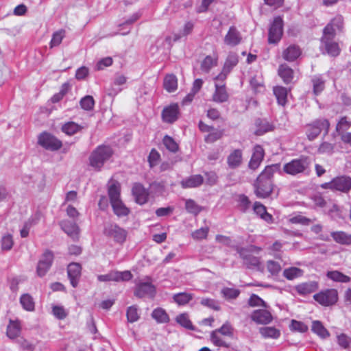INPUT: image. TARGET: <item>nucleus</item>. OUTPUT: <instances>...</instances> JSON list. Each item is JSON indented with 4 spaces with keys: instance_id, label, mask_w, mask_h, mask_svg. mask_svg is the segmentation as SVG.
Instances as JSON below:
<instances>
[{
    "instance_id": "ddd939ff",
    "label": "nucleus",
    "mask_w": 351,
    "mask_h": 351,
    "mask_svg": "<svg viewBox=\"0 0 351 351\" xmlns=\"http://www.w3.org/2000/svg\"><path fill=\"white\" fill-rule=\"evenodd\" d=\"M179 113L178 104H171L163 109L162 112V120L164 122L173 123L178 119Z\"/></svg>"
},
{
    "instance_id": "2f4dec72",
    "label": "nucleus",
    "mask_w": 351,
    "mask_h": 351,
    "mask_svg": "<svg viewBox=\"0 0 351 351\" xmlns=\"http://www.w3.org/2000/svg\"><path fill=\"white\" fill-rule=\"evenodd\" d=\"M83 128H84V126L78 125L73 121H69L62 125L61 130L66 134L73 136L81 131Z\"/></svg>"
},
{
    "instance_id": "7ed1b4c3",
    "label": "nucleus",
    "mask_w": 351,
    "mask_h": 351,
    "mask_svg": "<svg viewBox=\"0 0 351 351\" xmlns=\"http://www.w3.org/2000/svg\"><path fill=\"white\" fill-rule=\"evenodd\" d=\"M311 160L307 156L293 159L283 166V172L291 176L306 174L310 172Z\"/></svg>"
},
{
    "instance_id": "3c124183",
    "label": "nucleus",
    "mask_w": 351,
    "mask_h": 351,
    "mask_svg": "<svg viewBox=\"0 0 351 351\" xmlns=\"http://www.w3.org/2000/svg\"><path fill=\"white\" fill-rule=\"evenodd\" d=\"M312 83L315 95H319L324 89L325 82L321 77L315 76L312 79Z\"/></svg>"
},
{
    "instance_id": "e2e57ef3",
    "label": "nucleus",
    "mask_w": 351,
    "mask_h": 351,
    "mask_svg": "<svg viewBox=\"0 0 351 351\" xmlns=\"http://www.w3.org/2000/svg\"><path fill=\"white\" fill-rule=\"evenodd\" d=\"M248 304L251 306H263L267 307L266 302L256 294H252L249 300Z\"/></svg>"
},
{
    "instance_id": "4c0bfd02",
    "label": "nucleus",
    "mask_w": 351,
    "mask_h": 351,
    "mask_svg": "<svg viewBox=\"0 0 351 351\" xmlns=\"http://www.w3.org/2000/svg\"><path fill=\"white\" fill-rule=\"evenodd\" d=\"M21 332V327L19 323L10 320L7 326V336L12 339L18 337Z\"/></svg>"
},
{
    "instance_id": "774afa93",
    "label": "nucleus",
    "mask_w": 351,
    "mask_h": 351,
    "mask_svg": "<svg viewBox=\"0 0 351 351\" xmlns=\"http://www.w3.org/2000/svg\"><path fill=\"white\" fill-rule=\"evenodd\" d=\"M250 84L254 89L257 90L259 87L263 86V80L262 76L258 73L251 76L250 79Z\"/></svg>"
},
{
    "instance_id": "c756f323",
    "label": "nucleus",
    "mask_w": 351,
    "mask_h": 351,
    "mask_svg": "<svg viewBox=\"0 0 351 351\" xmlns=\"http://www.w3.org/2000/svg\"><path fill=\"white\" fill-rule=\"evenodd\" d=\"M253 208L254 212L265 221L268 223H271L273 221L272 215L267 212L265 206L261 203L258 202H255Z\"/></svg>"
},
{
    "instance_id": "864d4df0",
    "label": "nucleus",
    "mask_w": 351,
    "mask_h": 351,
    "mask_svg": "<svg viewBox=\"0 0 351 351\" xmlns=\"http://www.w3.org/2000/svg\"><path fill=\"white\" fill-rule=\"evenodd\" d=\"M162 143L165 147L171 152L176 153L178 150V145L177 143L172 137L168 135L165 136Z\"/></svg>"
},
{
    "instance_id": "5701e85b",
    "label": "nucleus",
    "mask_w": 351,
    "mask_h": 351,
    "mask_svg": "<svg viewBox=\"0 0 351 351\" xmlns=\"http://www.w3.org/2000/svg\"><path fill=\"white\" fill-rule=\"evenodd\" d=\"M255 125L256 127L255 134L257 136L263 135L274 129V126L265 119H256Z\"/></svg>"
},
{
    "instance_id": "a18cd8bd",
    "label": "nucleus",
    "mask_w": 351,
    "mask_h": 351,
    "mask_svg": "<svg viewBox=\"0 0 351 351\" xmlns=\"http://www.w3.org/2000/svg\"><path fill=\"white\" fill-rule=\"evenodd\" d=\"M185 208L188 213L195 215H197L202 210V208L191 199H186Z\"/></svg>"
},
{
    "instance_id": "4d7b16f0",
    "label": "nucleus",
    "mask_w": 351,
    "mask_h": 351,
    "mask_svg": "<svg viewBox=\"0 0 351 351\" xmlns=\"http://www.w3.org/2000/svg\"><path fill=\"white\" fill-rule=\"evenodd\" d=\"M1 243L2 250H10L14 245L12 236L10 234L3 236L1 239Z\"/></svg>"
},
{
    "instance_id": "39448f33",
    "label": "nucleus",
    "mask_w": 351,
    "mask_h": 351,
    "mask_svg": "<svg viewBox=\"0 0 351 351\" xmlns=\"http://www.w3.org/2000/svg\"><path fill=\"white\" fill-rule=\"evenodd\" d=\"M236 250L239 254V257L243 260V265L247 269H256L261 271L263 270L260 258L254 256L248 249L237 247Z\"/></svg>"
},
{
    "instance_id": "a19ab883",
    "label": "nucleus",
    "mask_w": 351,
    "mask_h": 351,
    "mask_svg": "<svg viewBox=\"0 0 351 351\" xmlns=\"http://www.w3.org/2000/svg\"><path fill=\"white\" fill-rule=\"evenodd\" d=\"M111 205L114 214L119 217L127 216L130 213L129 209L123 204L121 199L112 203Z\"/></svg>"
},
{
    "instance_id": "052dcab7",
    "label": "nucleus",
    "mask_w": 351,
    "mask_h": 351,
    "mask_svg": "<svg viewBox=\"0 0 351 351\" xmlns=\"http://www.w3.org/2000/svg\"><path fill=\"white\" fill-rule=\"evenodd\" d=\"M267 268L268 271L272 276H277L282 269L280 265L278 262L271 260L267 262Z\"/></svg>"
},
{
    "instance_id": "aec40b11",
    "label": "nucleus",
    "mask_w": 351,
    "mask_h": 351,
    "mask_svg": "<svg viewBox=\"0 0 351 351\" xmlns=\"http://www.w3.org/2000/svg\"><path fill=\"white\" fill-rule=\"evenodd\" d=\"M318 283L315 281H308L300 283L295 287V290L300 295H306L318 289Z\"/></svg>"
},
{
    "instance_id": "c03bdc74",
    "label": "nucleus",
    "mask_w": 351,
    "mask_h": 351,
    "mask_svg": "<svg viewBox=\"0 0 351 351\" xmlns=\"http://www.w3.org/2000/svg\"><path fill=\"white\" fill-rule=\"evenodd\" d=\"M240 290L234 288L224 287L221 290L222 296L228 300H234L240 295Z\"/></svg>"
},
{
    "instance_id": "20e7f679",
    "label": "nucleus",
    "mask_w": 351,
    "mask_h": 351,
    "mask_svg": "<svg viewBox=\"0 0 351 351\" xmlns=\"http://www.w3.org/2000/svg\"><path fill=\"white\" fill-rule=\"evenodd\" d=\"M330 123L326 119H318L306 125V136L308 140L315 139L324 131V135L328 134Z\"/></svg>"
},
{
    "instance_id": "680f3d73",
    "label": "nucleus",
    "mask_w": 351,
    "mask_h": 351,
    "mask_svg": "<svg viewBox=\"0 0 351 351\" xmlns=\"http://www.w3.org/2000/svg\"><path fill=\"white\" fill-rule=\"evenodd\" d=\"M200 304L215 311H219L221 308L219 303L211 298H202L200 301Z\"/></svg>"
},
{
    "instance_id": "09e8293b",
    "label": "nucleus",
    "mask_w": 351,
    "mask_h": 351,
    "mask_svg": "<svg viewBox=\"0 0 351 351\" xmlns=\"http://www.w3.org/2000/svg\"><path fill=\"white\" fill-rule=\"evenodd\" d=\"M126 316L129 322L133 323L137 322L140 318L137 306L133 305L129 306L127 309Z\"/></svg>"
},
{
    "instance_id": "dca6fc26",
    "label": "nucleus",
    "mask_w": 351,
    "mask_h": 351,
    "mask_svg": "<svg viewBox=\"0 0 351 351\" xmlns=\"http://www.w3.org/2000/svg\"><path fill=\"white\" fill-rule=\"evenodd\" d=\"M265 156V151L260 145L254 147L252 156L249 162V167L251 169H256L263 161Z\"/></svg>"
},
{
    "instance_id": "bb28decb",
    "label": "nucleus",
    "mask_w": 351,
    "mask_h": 351,
    "mask_svg": "<svg viewBox=\"0 0 351 351\" xmlns=\"http://www.w3.org/2000/svg\"><path fill=\"white\" fill-rule=\"evenodd\" d=\"M204 181V178L201 175H194L182 180L181 186L184 189L194 188L200 186Z\"/></svg>"
},
{
    "instance_id": "6e6552de",
    "label": "nucleus",
    "mask_w": 351,
    "mask_h": 351,
    "mask_svg": "<svg viewBox=\"0 0 351 351\" xmlns=\"http://www.w3.org/2000/svg\"><path fill=\"white\" fill-rule=\"evenodd\" d=\"M38 142L40 146L50 151L58 150L62 146V143L60 140L46 132H43L39 135Z\"/></svg>"
},
{
    "instance_id": "c85d7f7f",
    "label": "nucleus",
    "mask_w": 351,
    "mask_h": 351,
    "mask_svg": "<svg viewBox=\"0 0 351 351\" xmlns=\"http://www.w3.org/2000/svg\"><path fill=\"white\" fill-rule=\"evenodd\" d=\"M273 91L278 104L282 106H285L287 101V89L283 86H277L274 87Z\"/></svg>"
},
{
    "instance_id": "79ce46f5",
    "label": "nucleus",
    "mask_w": 351,
    "mask_h": 351,
    "mask_svg": "<svg viewBox=\"0 0 351 351\" xmlns=\"http://www.w3.org/2000/svg\"><path fill=\"white\" fill-rule=\"evenodd\" d=\"M193 298V295L189 293L181 292L174 294L173 301L178 305H185Z\"/></svg>"
},
{
    "instance_id": "0e129e2a",
    "label": "nucleus",
    "mask_w": 351,
    "mask_h": 351,
    "mask_svg": "<svg viewBox=\"0 0 351 351\" xmlns=\"http://www.w3.org/2000/svg\"><path fill=\"white\" fill-rule=\"evenodd\" d=\"M208 232L209 228L206 226L195 230L194 232H192L191 235L194 239L201 240L206 239L207 237Z\"/></svg>"
},
{
    "instance_id": "f8f14e48",
    "label": "nucleus",
    "mask_w": 351,
    "mask_h": 351,
    "mask_svg": "<svg viewBox=\"0 0 351 351\" xmlns=\"http://www.w3.org/2000/svg\"><path fill=\"white\" fill-rule=\"evenodd\" d=\"M320 49L323 54H328L331 57H337L341 52L339 44L334 39L321 38Z\"/></svg>"
},
{
    "instance_id": "e433bc0d",
    "label": "nucleus",
    "mask_w": 351,
    "mask_h": 351,
    "mask_svg": "<svg viewBox=\"0 0 351 351\" xmlns=\"http://www.w3.org/2000/svg\"><path fill=\"white\" fill-rule=\"evenodd\" d=\"M152 317L158 323H167L169 322V317L165 309L156 308L152 313Z\"/></svg>"
},
{
    "instance_id": "13d9d810",
    "label": "nucleus",
    "mask_w": 351,
    "mask_h": 351,
    "mask_svg": "<svg viewBox=\"0 0 351 351\" xmlns=\"http://www.w3.org/2000/svg\"><path fill=\"white\" fill-rule=\"evenodd\" d=\"M210 340L213 343L219 347L228 348L229 344L226 343L217 332L213 331L210 334Z\"/></svg>"
},
{
    "instance_id": "cd10ccee",
    "label": "nucleus",
    "mask_w": 351,
    "mask_h": 351,
    "mask_svg": "<svg viewBox=\"0 0 351 351\" xmlns=\"http://www.w3.org/2000/svg\"><path fill=\"white\" fill-rule=\"evenodd\" d=\"M238 62V54L232 51L229 52L223 66L224 72L230 73L233 68L237 65Z\"/></svg>"
},
{
    "instance_id": "4468645a",
    "label": "nucleus",
    "mask_w": 351,
    "mask_h": 351,
    "mask_svg": "<svg viewBox=\"0 0 351 351\" xmlns=\"http://www.w3.org/2000/svg\"><path fill=\"white\" fill-rule=\"evenodd\" d=\"M82 267L80 263H71L67 267L68 278L71 286L77 287L81 277Z\"/></svg>"
},
{
    "instance_id": "a211bd4d",
    "label": "nucleus",
    "mask_w": 351,
    "mask_h": 351,
    "mask_svg": "<svg viewBox=\"0 0 351 351\" xmlns=\"http://www.w3.org/2000/svg\"><path fill=\"white\" fill-rule=\"evenodd\" d=\"M132 191L138 204L142 205L148 201L149 193L141 184L135 183Z\"/></svg>"
},
{
    "instance_id": "49530a36",
    "label": "nucleus",
    "mask_w": 351,
    "mask_h": 351,
    "mask_svg": "<svg viewBox=\"0 0 351 351\" xmlns=\"http://www.w3.org/2000/svg\"><path fill=\"white\" fill-rule=\"evenodd\" d=\"M223 134V130H217L213 128L208 135L205 136L204 141L207 143H213L219 140Z\"/></svg>"
},
{
    "instance_id": "7c9ffc66",
    "label": "nucleus",
    "mask_w": 351,
    "mask_h": 351,
    "mask_svg": "<svg viewBox=\"0 0 351 351\" xmlns=\"http://www.w3.org/2000/svg\"><path fill=\"white\" fill-rule=\"evenodd\" d=\"M259 332L265 339L271 338L276 339L280 336V330L271 326L261 327L259 328Z\"/></svg>"
},
{
    "instance_id": "6e6d98bb",
    "label": "nucleus",
    "mask_w": 351,
    "mask_h": 351,
    "mask_svg": "<svg viewBox=\"0 0 351 351\" xmlns=\"http://www.w3.org/2000/svg\"><path fill=\"white\" fill-rule=\"evenodd\" d=\"M80 106L85 110H90L93 108L95 101L92 96L86 95L80 100Z\"/></svg>"
},
{
    "instance_id": "393cba45",
    "label": "nucleus",
    "mask_w": 351,
    "mask_h": 351,
    "mask_svg": "<svg viewBox=\"0 0 351 351\" xmlns=\"http://www.w3.org/2000/svg\"><path fill=\"white\" fill-rule=\"evenodd\" d=\"M301 54V50L297 45H292L288 47L282 53L283 58L289 62L296 60Z\"/></svg>"
},
{
    "instance_id": "bf43d9fd",
    "label": "nucleus",
    "mask_w": 351,
    "mask_h": 351,
    "mask_svg": "<svg viewBox=\"0 0 351 351\" xmlns=\"http://www.w3.org/2000/svg\"><path fill=\"white\" fill-rule=\"evenodd\" d=\"M64 33L65 32L64 30H60L53 34L52 38L50 42L51 48L57 47L62 43V40L64 37Z\"/></svg>"
},
{
    "instance_id": "473e14b6",
    "label": "nucleus",
    "mask_w": 351,
    "mask_h": 351,
    "mask_svg": "<svg viewBox=\"0 0 351 351\" xmlns=\"http://www.w3.org/2000/svg\"><path fill=\"white\" fill-rule=\"evenodd\" d=\"M242 160V152L240 149H235L228 157V164L230 168L239 167Z\"/></svg>"
},
{
    "instance_id": "1a4fd4ad",
    "label": "nucleus",
    "mask_w": 351,
    "mask_h": 351,
    "mask_svg": "<svg viewBox=\"0 0 351 351\" xmlns=\"http://www.w3.org/2000/svg\"><path fill=\"white\" fill-rule=\"evenodd\" d=\"M283 33V21L280 16L275 17L273 23L269 29L268 42L269 43H278Z\"/></svg>"
},
{
    "instance_id": "ea45409f",
    "label": "nucleus",
    "mask_w": 351,
    "mask_h": 351,
    "mask_svg": "<svg viewBox=\"0 0 351 351\" xmlns=\"http://www.w3.org/2000/svg\"><path fill=\"white\" fill-rule=\"evenodd\" d=\"M20 303L23 308L28 311L34 310L35 304L33 298L28 293L23 294L20 298Z\"/></svg>"
},
{
    "instance_id": "603ef678",
    "label": "nucleus",
    "mask_w": 351,
    "mask_h": 351,
    "mask_svg": "<svg viewBox=\"0 0 351 351\" xmlns=\"http://www.w3.org/2000/svg\"><path fill=\"white\" fill-rule=\"evenodd\" d=\"M108 195L110 203L120 200V188L118 184H113L108 189Z\"/></svg>"
},
{
    "instance_id": "72a5a7b5",
    "label": "nucleus",
    "mask_w": 351,
    "mask_h": 351,
    "mask_svg": "<svg viewBox=\"0 0 351 351\" xmlns=\"http://www.w3.org/2000/svg\"><path fill=\"white\" fill-rule=\"evenodd\" d=\"M163 86L169 93L174 92L178 88V80L176 75H167L164 79Z\"/></svg>"
},
{
    "instance_id": "f03ea898",
    "label": "nucleus",
    "mask_w": 351,
    "mask_h": 351,
    "mask_svg": "<svg viewBox=\"0 0 351 351\" xmlns=\"http://www.w3.org/2000/svg\"><path fill=\"white\" fill-rule=\"evenodd\" d=\"M114 154L112 148L109 145L97 146L90 154L89 165L95 171H100L104 164L110 160Z\"/></svg>"
},
{
    "instance_id": "37998d69",
    "label": "nucleus",
    "mask_w": 351,
    "mask_h": 351,
    "mask_svg": "<svg viewBox=\"0 0 351 351\" xmlns=\"http://www.w3.org/2000/svg\"><path fill=\"white\" fill-rule=\"evenodd\" d=\"M302 274L303 271L301 269L295 267L285 269L283 271L284 277L290 280L302 276Z\"/></svg>"
},
{
    "instance_id": "6ab92c4d",
    "label": "nucleus",
    "mask_w": 351,
    "mask_h": 351,
    "mask_svg": "<svg viewBox=\"0 0 351 351\" xmlns=\"http://www.w3.org/2000/svg\"><path fill=\"white\" fill-rule=\"evenodd\" d=\"M335 190L347 193L351 190V178L346 176L333 178Z\"/></svg>"
},
{
    "instance_id": "412c9836",
    "label": "nucleus",
    "mask_w": 351,
    "mask_h": 351,
    "mask_svg": "<svg viewBox=\"0 0 351 351\" xmlns=\"http://www.w3.org/2000/svg\"><path fill=\"white\" fill-rule=\"evenodd\" d=\"M60 226L63 231L73 239L78 238L79 228L75 222L64 220L61 221Z\"/></svg>"
},
{
    "instance_id": "c9c22d12",
    "label": "nucleus",
    "mask_w": 351,
    "mask_h": 351,
    "mask_svg": "<svg viewBox=\"0 0 351 351\" xmlns=\"http://www.w3.org/2000/svg\"><path fill=\"white\" fill-rule=\"evenodd\" d=\"M326 276L329 279L338 282L347 283L351 280L350 277L343 274V273L337 270L328 271L326 274Z\"/></svg>"
},
{
    "instance_id": "69168bd1",
    "label": "nucleus",
    "mask_w": 351,
    "mask_h": 351,
    "mask_svg": "<svg viewBox=\"0 0 351 351\" xmlns=\"http://www.w3.org/2000/svg\"><path fill=\"white\" fill-rule=\"evenodd\" d=\"M336 36L335 29L331 23H328L323 29V35L321 38L334 39Z\"/></svg>"
},
{
    "instance_id": "f257e3e1",
    "label": "nucleus",
    "mask_w": 351,
    "mask_h": 351,
    "mask_svg": "<svg viewBox=\"0 0 351 351\" xmlns=\"http://www.w3.org/2000/svg\"><path fill=\"white\" fill-rule=\"evenodd\" d=\"M276 172L280 173V163L266 166L256 178L254 186V193L258 198H267L271 194L274 189L273 178Z\"/></svg>"
},
{
    "instance_id": "58836bf2",
    "label": "nucleus",
    "mask_w": 351,
    "mask_h": 351,
    "mask_svg": "<svg viewBox=\"0 0 351 351\" xmlns=\"http://www.w3.org/2000/svg\"><path fill=\"white\" fill-rule=\"evenodd\" d=\"M110 274L112 281H128L132 278V275L130 271H112L110 272Z\"/></svg>"
},
{
    "instance_id": "423d86ee",
    "label": "nucleus",
    "mask_w": 351,
    "mask_h": 351,
    "mask_svg": "<svg viewBox=\"0 0 351 351\" xmlns=\"http://www.w3.org/2000/svg\"><path fill=\"white\" fill-rule=\"evenodd\" d=\"M104 234L108 237L112 238L114 242L122 244L126 240L128 232L117 224L110 223L105 224Z\"/></svg>"
},
{
    "instance_id": "4be33fe9",
    "label": "nucleus",
    "mask_w": 351,
    "mask_h": 351,
    "mask_svg": "<svg viewBox=\"0 0 351 351\" xmlns=\"http://www.w3.org/2000/svg\"><path fill=\"white\" fill-rule=\"evenodd\" d=\"M229 95L226 91L225 84H215V90L213 95V100L217 103L228 101Z\"/></svg>"
},
{
    "instance_id": "de8ad7c7",
    "label": "nucleus",
    "mask_w": 351,
    "mask_h": 351,
    "mask_svg": "<svg viewBox=\"0 0 351 351\" xmlns=\"http://www.w3.org/2000/svg\"><path fill=\"white\" fill-rule=\"evenodd\" d=\"M217 64V58H214L210 56H207L202 62L201 69L203 71L208 73L212 67Z\"/></svg>"
},
{
    "instance_id": "9d476101",
    "label": "nucleus",
    "mask_w": 351,
    "mask_h": 351,
    "mask_svg": "<svg viewBox=\"0 0 351 351\" xmlns=\"http://www.w3.org/2000/svg\"><path fill=\"white\" fill-rule=\"evenodd\" d=\"M54 256L51 251L46 250L38 263L36 272L38 276L43 277L50 269Z\"/></svg>"
},
{
    "instance_id": "f704fd0d",
    "label": "nucleus",
    "mask_w": 351,
    "mask_h": 351,
    "mask_svg": "<svg viewBox=\"0 0 351 351\" xmlns=\"http://www.w3.org/2000/svg\"><path fill=\"white\" fill-rule=\"evenodd\" d=\"M311 330L322 339H326L330 336L329 332L320 321H313L312 322Z\"/></svg>"
},
{
    "instance_id": "b1692460",
    "label": "nucleus",
    "mask_w": 351,
    "mask_h": 351,
    "mask_svg": "<svg viewBox=\"0 0 351 351\" xmlns=\"http://www.w3.org/2000/svg\"><path fill=\"white\" fill-rule=\"evenodd\" d=\"M278 73L285 84H288L292 82L293 79V71L287 64H280Z\"/></svg>"
},
{
    "instance_id": "8fccbe9b",
    "label": "nucleus",
    "mask_w": 351,
    "mask_h": 351,
    "mask_svg": "<svg viewBox=\"0 0 351 351\" xmlns=\"http://www.w3.org/2000/svg\"><path fill=\"white\" fill-rule=\"evenodd\" d=\"M176 320L182 327L189 330H194V327L189 318V315L186 313H182L178 315Z\"/></svg>"
},
{
    "instance_id": "f3484780",
    "label": "nucleus",
    "mask_w": 351,
    "mask_h": 351,
    "mask_svg": "<svg viewBox=\"0 0 351 351\" xmlns=\"http://www.w3.org/2000/svg\"><path fill=\"white\" fill-rule=\"evenodd\" d=\"M251 319L258 324H267L272 321L273 317L269 311L258 309L254 311Z\"/></svg>"
},
{
    "instance_id": "0eeeda50",
    "label": "nucleus",
    "mask_w": 351,
    "mask_h": 351,
    "mask_svg": "<svg viewBox=\"0 0 351 351\" xmlns=\"http://www.w3.org/2000/svg\"><path fill=\"white\" fill-rule=\"evenodd\" d=\"M313 299L322 306H332L338 300V292L335 289H328L315 294Z\"/></svg>"
},
{
    "instance_id": "338daca9",
    "label": "nucleus",
    "mask_w": 351,
    "mask_h": 351,
    "mask_svg": "<svg viewBox=\"0 0 351 351\" xmlns=\"http://www.w3.org/2000/svg\"><path fill=\"white\" fill-rule=\"evenodd\" d=\"M69 90V84L67 83H64L61 86L60 90L55 94L51 99L53 103H57L60 101L64 96L66 94Z\"/></svg>"
},
{
    "instance_id": "2eb2a0df",
    "label": "nucleus",
    "mask_w": 351,
    "mask_h": 351,
    "mask_svg": "<svg viewBox=\"0 0 351 351\" xmlns=\"http://www.w3.org/2000/svg\"><path fill=\"white\" fill-rule=\"evenodd\" d=\"M242 40V36L240 32L234 26H231L224 37V43L230 47H234L239 45Z\"/></svg>"
},
{
    "instance_id": "a878e982",
    "label": "nucleus",
    "mask_w": 351,
    "mask_h": 351,
    "mask_svg": "<svg viewBox=\"0 0 351 351\" xmlns=\"http://www.w3.org/2000/svg\"><path fill=\"white\" fill-rule=\"evenodd\" d=\"M333 240L341 245H349L351 244V234L343 231H335L330 233Z\"/></svg>"
},
{
    "instance_id": "9b49d317",
    "label": "nucleus",
    "mask_w": 351,
    "mask_h": 351,
    "mask_svg": "<svg viewBox=\"0 0 351 351\" xmlns=\"http://www.w3.org/2000/svg\"><path fill=\"white\" fill-rule=\"evenodd\" d=\"M134 294L138 298H154L156 294V287L151 282H141L136 284Z\"/></svg>"
},
{
    "instance_id": "5fc2aeb1",
    "label": "nucleus",
    "mask_w": 351,
    "mask_h": 351,
    "mask_svg": "<svg viewBox=\"0 0 351 351\" xmlns=\"http://www.w3.org/2000/svg\"><path fill=\"white\" fill-rule=\"evenodd\" d=\"M351 126V122L346 117L341 118L336 126V131L339 135L346 133Z\"/></svg>"
}]
</instances>
